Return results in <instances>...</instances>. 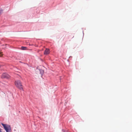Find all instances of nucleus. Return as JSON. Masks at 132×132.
Returning <instances> with one entry per match:
<instances>
[{
    "instance_id": "f257e3e1",
    "label": "nucleus",
    "mask_w": 132,
    "mask_h": 132,
    "mask_svg": "<svg viewBox=\"0 0 132 132\" xmlns=\"http://www.w3.org/2000/svg\"><path fill=\"white\" fill-rule=\"evenodd\" d=\"M15 85L17 88L21 90H23L22 85L20 81L19 80H16L15 82Z\"/></svg>"
},
{
    "instance_id": "f03ea898",
    "label": "nucleus",
    "mask_w": 132,
    "mask_h": 132,
    "mask_svg": "<svg viewBox=\"0 0 132 132\" xmlns=\"http://www.w3.org/2000/svg\"><path fill=\"white\" fill-rule=\"evenodd\" d=\"M2 125L3 126L6 132H11V128L10 126L3 123H2Z\"/></svg>"
},
{
    "instance_id": "7ed1b4c3",
    "label": "nucleus",
    "mask_w": 132,
    "mask_h": 132,
    "mask_svg": "<svg viewBox=\"0 0 132 132\" xmlns=\"http://www.w3.org/2000/svg\"><path fill=\"white\" fill-rule=\"evenodd\" d=\"M10 77V76L9 75L5 73H3L1 76V78H6L8 79Z\"/></svg>"
},
{
    "instance_id": "20e7f679",
    "label": "nucleus",
    "mask_w": 132,
    "mask_h": 132,
    "mask_svg": "<svg viewBox=\"0 0 132 132\" xmlns=\"http://www.w3.org/2000/svg\"><path fill=\"white\" fill-rule=\"evenodd\" d=\"M50 50L48 49H46L44 52V54L45 55H47L50 53Z\"/></svg>"
},
{
    "instance_id": "39448f33",
    "label": "nucleus",
    "mask_w": 132,
    "mask_h": 132,
    "mask_svg": "<svg viewBox=\"0 0 132 132\" xmlns=\"http://www.w3.org/2000/svg\"><path fill=\"white\" fill-rule=\"evenodd\" d=\"M22 49L23 50H25V48H26V47H21Z\"/></svg>"
},
{
    "instance_id": "423d86ee",
    "label": "nucleus",
    "mask_w": 132,
    "mask_h": 132,
    "mask_svg": "<svg viewBox=\"0 0 132 132\" xmlns=\"http://www.w3.org/2000/svg\"><path fill=\"white\" fill-rule=\"evenodd\" d=\"M3 54H2V52H0V57H2Z\"/></svg>"
},
{
    "instance_id": "0eeeda50",
    "label": "nucleus",
    "mask_w": 132,
    "mask_h": 132,
    "mask_svg": "<svg viewBox=\"0 0 132 132\" xmlns=\"http://www.w3.org/2000/svg\"><path fill=\"white\" fill-rule=\"evenodd\" d=\"M0 132H2L1 129H0Z\"/></svg>"
}]
</instances>
